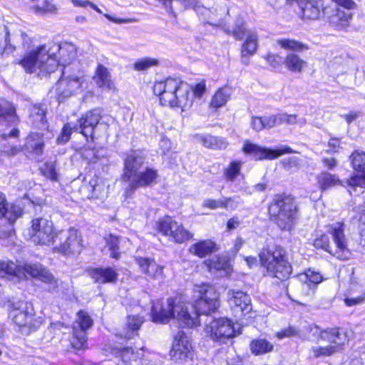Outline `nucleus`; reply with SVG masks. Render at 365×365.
I'll use <instances>...</instances> for the list:
<instances>
[{
	"label": "nucleus",
	"instance_id": "nucleus-21",
	"mask_svg": "<svg viewBox=\"0 0 365 365\" xmlns=\"http://www.w3.org/2000/svg\"><path fill=\"white\" fill-rule=\"evenodd\" d=\"M101 119V111L93 109L83 113L78 123L74 124L76 131L82 133L86 138L93 139L94 129Z\"/></svg>",
	"mask_w": 365,
	"mask_h": 365
},
{
	"label": "nucleus",
	"instance_id": "nucleus-37",
	"mask_svg": "<svg viewBox=\"0 0 365 365\" xmlns=\"http://www.w3.org/2000/svg\"><path fill=\"white\" fill-rule=\"evenodd\" d=\"M250 346L252 354L255 355L265 354L274 349L273 344L264 339H254Z\"/></svg>",
	"mask_w": 365,
	"mask_h": 365
},
{
	"label": "nucleus",
	"instance_id": "nucleus-40",
	"mask_svg": "<svg viewBox=\"0 0 365 365\" xmlns=\"http://www.w3.org/2000/svg\"><path fill=\"white\" fill-rule=\"evenodd\" d=\"M205 264L208 267L210 271H227L230 267V264L227 257L222 256H214L211 259L207 260Z\"/></svg>",
	"mask_w": 365,
	"mask_h": 365
},
{
	"label": "nucleus",
	"instance_id": "nucleus-18",
	"mask_svg": "<svg viewBox=\"0 0 365 365\" xmlns=\"http://www.w3.org/2000/svg\"><path fill=\"white\" fill-rule=\"evenodd\" d=\"M242 150L246 154L253 155L255 160H274L284 154L294 153L295 151L287 145H282L278 149H269L246 141Z\"/></svg>",
	"mask_w": 365,
	"mask_h": 365
},
{
	"label": "nucleus",
	"instance_id": "nucleus-8",
	"mask_svg": "<svg viewBox=\"0 0 365 365\" xmlns=\"http://www.w3.org/2000/svg\"><path fill=\"white\" fill-rule=\"evenodd\" d=\"M193 292L194 305L187 304L190 313L197 315V323L194 325L196 327L200 324V315H205L207 319L219 307L220 294L213 287L207 284L195 285Z\"/></svg>",
	"mask_w": 365,
	"mask_h": 365
},
{
	"label": "nucleus",
	"instance_id": "nucleus-27",
	"mask_svg": "<svg viewBox=\"0 0 365 365\" xmlns=\"http://www.w3.org/2000/svg\"><path fill=\"white\" fill-rule=\"evenodd\" d=\"M143 322V317L138 315L129 316L120 333L121 336L125 339H132L136 336Z\"/></svg>",
	"mask_w": 365,
	"mask_h": 365
},
{
	"label": "nucleus",
	"instance_id": "nucleus-25",
	"mask_svg": "<svg viewBox=\"0 0 365 365\" xmlns=\"http://www.w3.org/2000/svg\"><path fill=\"white\" fill-rule=\"evenodd\" d=\"M21 214L22 211L19 207L16 205L9 207L4 195L0 192V218H5L11 227Z\"/></svg>",
	"mask_w": 365,
	"mask_h": 365
},
{
	"label": "nucleus",
	"instance_id": "nucleus-49",
	"mask_svg": "<svg viewBox=\"0 0 365 365\" xmlns=\"http://www.w3.org/2000/svg\"><path fill=\"white\" fill-rule=\"evenodd\" d=\"M73 131H76L74 124L72 125L70 123L65 124L62 128L60 135L57 138V143L60 144L67 143L69 140Z\"/></svg>",
	"mask_w": 365,
	"mask_h": 365
},
{
	"label": "nucleus",
	"instance_id": "nucleus-19",
	"mask_svg": "<svg viewBox=\"0 0 365 365\" xmlns=\"http://www.w3.org/2000/svg\"><path fill=\"white\" fill-rule=\"evenodd\" d=\"M309 331L313 337V340H321L338 344H345L349 341L347 332L341 328L332 327L322 329L317 325H310Z\"/></svg>",
	"mask_w": 365,
	"mask_h": 365
},
{
	"label": "nucleus",
	"instance_id": "nucleus-12",
	"mask_svg": "<svg viewBox=\"0 0 365 365\" xmlns=\"http://www.w3.org/2000/svg\"><path fill=\"white\" fill-rule=\"evenodd\" d=\"M9 317L19 327H28L29 329H35L41 324V318L35 317L32 304L24 301H19L12 304Z\"/></svg>",
	"mask_w": 365,
	"mask_h": 365
},
{
	"label": "nucleus",
	"instance_id": "nucleus-50",
	"mask_svg": "<svg viewBox=\"0 0 365 365\" xmlns=\"http://www.w3.org/2000/svg\"><path fill=\"white\" fill-rule=\"evenodd\" d=\"M230 201L229 199H223V197L218 199H205L202 202V206L205 207L210 208L211 210H216L219 208H224L226 207V204L224 203L226 201Z\"/></svg>",
	"mask_w": 365,
	"mask_h": 365
},
{
	"label": "nucleus",
	"instance_id": "nucleus-61",
	"mask_svg": "<svg viewBox=\"0 0 365 365\" xmlns=\"http://www.w3.org/2000/svg\"><path fill=\"white\" fill-rule=\"evenodd\" d=\"M252 128L256 131H260L265 128L264 118L262 117H252L251 121Z\"/></svg>",
	"mask_w": 365,
	"mask_h": 365
},
{
	"label": "nucleus",
	"instance_id": "nucleus-22",
	"mask_svg": "<svg viewBox=\"0 0 365 365\" xmlns=\"http://www.w3.org/2000/svg\"><path fill=\"white\" fill-rule=\"evenodd\" d=\"M297 5L302 17L306 19H318L323 10V0H303Z\"/></svg>",
	"mask_w": 365,
	"mask_h": 365
},
{
	"label": "nucleus",
	"instance_id": "nucleus-16",
	"mask_svg": "<svg viewBox=\"0 0 365 365\" xmlns=\"http://www.w3.org/2000/svg\"><path fill=\"white\" fill-rule=\"evenodd\" d=\"M158 230L163 235L170 237L176 243H183L192 237V234L185 229L181 223L169 217L158 222Z\"/></svg>",
	"mask_w": 365,
	"mask_h": 365
},
{
	"label": "nucleus",
	"instance_id": "nucleus-5",
	"mask_svg": "<svg viewBox=\"0 0 365 365\" xmlns=\"http://www.w3.org/2000/svg\"><path fill=\"white\" fill-rule=\"evenodd\" d=\"M297 205L291 195H276L268 207V212L273 221L281 230H291L297 218Z\"/></svg>",
	"mask_w": 365,
	"mask_h": 365
},
{
	"label": "nucleus",
	"instance_id": "nucleus-26",
	"mask_svg": "<svg viewBox=\"0 0 365 365\" xmlns=\"http://www.w3.org/2000/svg\"><path fill=\"white\" fill-rule=\"evenodd\" d=\"M24 149L36 155H41L43 151L44 142L43 135L38 133H31L26 138Z\"/></svg>",
	"mask_w": 365,
	"mask_h": 365
},
{
	"label": "nucleus",
	"instance_id": "nucleus-11",
	"mask_svg": "<svg viewBox=\"0 0 365 365\" xmlns=\"http://www.w3.org/2000/svg\"><path fill=\"white\" fill-rule=\"evenodd\" d=\"M205 323V332L207 336L219 343L225 344L239 334L233 322L227 318L215 319L207 317Z\"/></svg>",
	"mask_w": 365,
	"mask_h": 365
},
{
	"label": "nucleus",
	"instance_id": "nucleus-4",
	"mask_svg": "<svg viewBox=\"0 0 365 365\" xmlns=\"http://www.w3.org/2000/svg\"><path fill=\"white\" fill-rule=\"evenodd\" d=\"M344 224L336 222L326 226L327 234L331 235L332 242L326 234L318 236L314 241L317 249H322L332 256L341 260H346L351 257V253L348 247V240L344 233Z\"/></svg>",
	"mask_w": 365,
	"mask_h": 365
},
{
	"label": "nucleus",
	"instance_id": "nucleus-41",
	"mask_svg": "<svg viewBox=\"0 0 365 365\" xmlns=\"http://www.w3.org/2000/svg\"><path fill=\"white\" fill-rule=\"evenodd\" d=\"M230 94L231 89L228 87L219 89L212 97L211 101L212 106L215 108L223 106L230 99Z\"/></svg>",
	"mask_w": 365,
	"mask_h": 365
},
{
	"label": "nucleus",
	"instance_id": "nucleus-32",
	"mask_svg": "<svg viewBox=\"0 0 365 365\" xmlns=\"http://www.w3.org/2000/svg\"><path fill=\"white\" fill-rule=\"evenodd\" d=\"M284 62L286 68L293 73H301L307 65V61L293 53H288Z\"/></svg>",
	"mask_w": 365,
	"mask_h": 365
},
{
	"label": "nucleus",
	"instance_id": "nucleus-13",
	"mask_svg": "<svg viewBox=\"0 0 365 365\" xmlns=\"http://www.w3.org/2000/svg\"><path fill=\"white\" fill-rule=\"evenodd\" d=\"M170 355L178 365H191L194 351L190 339L184 331H179L175 334Z\"/></svg>",
	"mask_w": 365,
	"mask_h": 365
},
{
	"label": "nucleus",
	"instance_id": "nucleus-53",
	"mask_svg": "<svg viewBox=\"0 0 365 365\" xmlns=\"http://www.w3.org/2000/svg\"><path fill=\"white\" fill-rule=\"evenodd\" d=\"M278 125H282L284 123L294 125L297 123V115H288L287 113H278L276 114Z\"/></svg>",
	"mask_w": 365,
	"mask_h": 365
},
{
	"label": "nucleus",
	"instance_id": "nucleus-39",
	"mask_svg": "<svg viewBox=\"0 0 365 365\" xmlns=\"http://www.w3.org/2000/svg\"><path fill=\"white\" fill-rule=\"evenodd\" d=\"M352 166L357 173L365 175V152L355 150L350 156Z\"/></svg>",
	"mask_w": 365,
	"mask_h": 365
},
{
	"label": "nucleus",
	"instance_id": "nucleus-20",
	"mask_svg": "<svg viewBox=\"0 0 365 365\" xmlns=\"http://www.w3.org/2000/svg\"><path fill=\"white\" fill-rule=\"evenodd\" d=\"M227 301L233 312L238 317L246 316L252 311L251 299L244 292L230 289L227 292Z\"/></svg>",
	"mask_w": 365,
	"mask_h": 365
},
{
	"label": "nucleus",
	"instance_id": "nucleus-57",
	"mask_svg": "<svg viewBox=\"0 0 365 365\" xmlns=\"http://www.w3.org/2000/svg\"><path fill=\"white\" fill-rule=\"evenodd\" d=\"M300 164V160L297 157H291L284 160L283 165L285 169L290 170L292 168H298Z\"/></svg>",
	"mask_w": 365,
	"mask_h": 365
},
{
	"label": "nucleus",
	"instance_id": "nucleus-24",
	"mask_svg": "<svg viewBox=\"0 0 365 365\" xmlns=\"http://www.w3.org/2000/svg\"><path fill=\"white\" fill-rule=\"evenodd\" d=\"M352 19L350 11H345L336 8L332 11L329 16V23L336 30H343L348 27Z\"/></svg>",
	"mask_w": 365,
	"mask_h": 365
},
{
	"label": "nucleus",
	"instance_id": "nucleus-34",
	"mask_svg": "<svg viewBox=\"0 0 365 365\" xmlns=\"http://www.w3.org/2000/svg\"><path fill=\"white\" fill-rule=\"evenodd\" d=\"M299 280L304 284V287H308L312 292H314L317 284L322 282L323 277L320 273L309 269L304 274L298 276Z\"/></svg>",
	"mask_w": 365,
	"mask_h": 365
},
{
	"label": "nucleus",
	"instance_id": "nucleus-2",
	"mask_svg": "<svg viewBox=\"0 0 365 365\" xmlns=\"http://www.w3.org/2000/svg\"><path fill=\"white\" fill-rule=\"evenodd\" d=\"M146 155L141 150L132 151L123 161L122 180L127 183L124 191L126 198L131 197L138 188L148 187L158 182V170L153 167L143 168Z\"/></svg>",
	"mask_w": 365,
	"mask_h": 365
},
{
	"label": "nucleus",
	"instance_id": "nucleus-45",
	"mask_svg": "<svg viewBox=\"0 0 365 365\" xmlns=\"http://www.w3.org/2000/svg\"><path fill=\"white\" fill-rule=\"evenodd\" d=\"M277 43L282 48L293 51L300 52L308 48L304 44L293 39H279Z\"/></svg>",
	"mask_w": 365,
	"mask_h": 365
},
{
	"label": "nucleus",
	"instance_id": "nucleus-30",
	"mask_svg": "<svg viewBox=\"0 0 365 365\" xmlns=\"http://www.w3.org/2000/svg\"><path fill=\"white\" fill-rule=\"evenodd\" d=\"M317 182L322 192H324L335 186L341 185V181L336 175L322 172L317 176Z\"/></svg>",
	"mask_w": 365,
	"mask_h": 365
},
{
	"label": "nucleus",
	"instance_id": "nucleus-28",
	"mask_svg": "<svg viewBox=\"0 0 365 365\" xmlns=\"http://www.w3.org/2000/svg\"><path fill=\"white\" fill-rule=\"evenodd\" d=\"M91 276L96 282L105 284L115 282L118 274L113 269L107 267L97 268L92 270Z\"/></svg>",
	"mask_w": 365,
	"mask_h": 365
},
{
	"label": "nucleus",
	"instance_id": "nucleus-10",
	"mask_svg": "<svg viewBox=\"0 0 365 365\" xmlns=\"http://www.w3.org/2000/svg\"><path fill=\"white\" fill-rule=\"evenodd\" d=\"M85 80L80 70L72 73L69 67L65 68L54 88L58 101H62L66 98L81 92Z\"/></svg>",
	"mask_w": 365,
	"mask_h": 365
},
{
	"label": "nucleus",
	"instance_id": "nucleus-58",
	"mask_svg": "<svg viewBox=\"0 0 365 365\" xmlns=\"http://www.w3.org/2000/svg\"><path fill=\"white\" fill-rule=\"evenodd\" d=\"M223 199H229L230 201H226L224 203L226 204V207L224 209L234 210L237 209L240 203V197H223Z\"/></svg>",
	"mask_w": 365,
	"mask_h": 365
},
{
	"label": "nucleus",
	"instance_id": "nucleus-56",
	"mask_svg": "<svg viewBox=\"0 0 365 365\" xmlns=\"http://www.w3.org/2000/svg\"><path fill=\"white\" fill-rule=\"evenodd\" d=\"M265 59L269 64L274 68H278L282 63V58L281 56L274 54H267L265 56Z\"/></svg>",
	"mask_w": 365,
	"mask_h": 365
},
{
	"label": "nucleus",
	"instance_id": "nucleus-23",
	"mask_svg": "<svg viewBox=\"0 0 365 365\" xmlns=\"http://www.w3.org/2000/svg\"><path fill=\"white\" fill-rule=\"evenodd\" d=\"M135 262L140 271L148 279H155L162 275L163 267L159 266L153 259L138 257Z\"/></svg>",
	"mask_w": 365,
	"mask_h": 365
},
{
	"label": "nucleus",
	"instance_id": "nucleus-54",
	"mask_svg": "<svg viewBox=\"0 0 365 365\" xmlns=\"http://www.w3.org/2000/svg\"><path fill=\"white\" fill-rule=\"evenodd\" d=\"M191 93L192 95V98L194 96L197 98H200L206 90V84L205 81H202L201 82L197 83L194 87L191 88Z\"/></svg>",
	"mask_w": 365,
	"mask_h": 365
},
{
	"label": "nucleus",
	"instance_id": "nucleus-31",
	"mask_svg": "<svg viewBox=\"0 0 365 365\" xmlns=\"http://www.w3.org/2000/svg\"><path fill=\"white\" fill-rule=\"evenodd\" d=\"M331 345L326 346H312L310 349L309 355L313 358L321 356H330L340 351L344 344H338L336 343H330Z\"/></svg>",
	"mask_w": 365,
	"mask_h": 365
},
{
	"label": "nucleus",
	"instance_id": "nucleus-64",
	"mask_svg": "<svg viewBox=\"0 0 365 365\" xmlns=\"http://www.w3.org/2000/svg\"><path fill=\"white\" fill-rule=\"evenodd\" d=\"M240 224V220L238 217L234 216L230 218L227 223V230H232L236 229Z\"/></svg>",
	"mask_w": 365,
	"mask_h": 365
},
{
	"label": "nucleus",
	"instance_id": "nucleus-63",
	"mask_svg": "<svg viewBox=\"0 0 365 365\" xmlns=\"http://www.w3.org/2000/svg\"><path fill=\"white\" fill-rule=\"evenodd\" d=\"M335 2L337 5L343 7L345 11H350L356 6V4L352 0H331Z\"/></svg>",
	"mask_w": 365,
	"mask_h": 365
},
{
	"label": "nucleus",
	"instance_id": "nucleus-35",
	"mask_svg": "<svg viewBox=\"0 0 365 365\" xmlns=\"http://www.w3.org/2000/svg\"><path fill=\"white\" fill-rule=\"evenodd\" d=\"M142 349H133L125 347L120 351L121 364L118 365H132L133 361H137L143 357Z\"/></svg>",
	"mask_w": 365,
	"mask_h": 365
},
{
	"label": "nucleus",
	"instance_id": "nucleus-46",
	"mask_svg": "<svg viewBox=\"0 0 365 365\" xmlns=\"http://www.w3.org/2000/svg\"><path fill=\"white\" fill-rule=\"evenodd\" d=\"M34 11L37 14H56L58 12V6L54 3V0H44L43 6L34 7Z\"/></svg>",
	"mask_w": 365,
	"mask_h": 365
},
{
	"label": "nucleus",
	"instance_id": "nucleus-15",
	"mask_svg": "<svg viewBox=\"0 0 365 365\" xmlns=\"http://www.w3.org/2000/svg\"><path fill=\"white\" fill-rule=\"evenodd\" d=\"M93 324V320L88 312L81 310L76 314V319L73 324L72 336L71 343L75 349H82L84 347L86 341V331Z\"/></svg>",
	"mask_w": 365,
	"mask_h": 365
},
{
	"label": "nucleus",
	"instance_id": "nucleus-1",
	"mask_svg": "<svg viewBox=\"0 0 365 365\" xmlns=\"http://www.w3.org/2000/svg\"><path fill=\"white\" fill-rule=\"evenodd\" d=\"M77 55L76 46L66 43L58 46L56 44L41 45L26 53L19 63L28 73H36L38 76L53 73L59 65L65 68L78 67L75 62Z\"/></svg>",
	"mask_w": 365,
	"mask_h": 365
},
{
	"label": "nucleus",
	"instance_id": "nucleus-44",
	"mask_svg": "<svg viewBox=\"0 0 365 365\" xmlns=\"http://www.w3.org/2000/svg\"><path fill=\"white\" fill-rule=\"evenodd\" d=\"M106 247L109 251L110 256L114 259H118L120 253L118 252L119 238L113 235H108L104 237Z\"/></svg>",
	"mask_w": 365,
	"mask_h": 365
},
{
	"label": "nucleus",
	"instance_id": "nucleus-42",
	"mask_svg": "<svg viewBox=\"0 0 365 365\" xmlns=\"http://www.w3.org/2000/svg\"><path fill=\"white\" fill-rule=\"evenodd\" d=\"M45 110L40 106H34L31 108L30 118L34 123L41 128L46 127V120L45 119Z\"/></svg>",
	"mask_w": 365,
	"mask_h": 365
},
{
	"label": "nucleus",
	"instance_id": "nucleus-36",
	"mask_svg": "<svg viewBox=\"0 0 365 365\" xmlns=\"http://www.w3.org/2000/svg\"><path fill=\"white\" fill-rule=\"evenodd\" d=\"M93 79L96 84L104 88H111V81L109 72L104 66L99 65L96 71V75Z\"/></svg>",
	"mask_w": 365,
	"mask_h": 365
},
{
	"label": "nucleus",
	"instance_id": "nucleus-43",
	"mask_svg": "<svg viewBox=\"0 0 365 365\" xmlns=\"http://www.w3.org/2000/svg\"><path fill=\"white\" fill-rule=\"evenodd\" d=\"M19 266L11 261H2V272L4 273H0V277L19 279Z\"/></svg>",
	"mask_w": 365,
	"mask_h": 365
},
{
	"label": "nucleus",
	"instance_id": "nucleus-55",
	"mask_svg": "<svg viewBox=\"0 0 365 365\" xmlns=\"http://www.w3.org/2000/svg\"><path fill=\"white\" fill-rule=\"evenodd\" d=\"M72 4L75 6L86 8L90 6L97 12L101 14L102 11L93 3L88 0H71Z\"/></svg>",
	"mask_w": 365,
	"mask_h": 365
},
{
	"label": "nucleus",
	"instance_id": "nucleus-6",
	"mask_svg": "<svg viewBox=\"0 0 365 365\" xmlns=\"http://www.w3.org/2000/svg\"><path fill=\"white\" fill-rule=\"evenodd\" d=\"M152 317L155 323H167L170 319H175L183 327H193L197 323V315L190 313L187 303L175 304L172 298L159 306L154 304Z\"/></svg>",
	"mask_w": 365,
	"mask_h": 365
},
{
	"label": "nucleus",
	"instance_id": "nucleus-29",
	"mask_svg": "<svg viewBox=\"0 0 365 365\" xmlns=\"http://www.w3.org/2000/svg\"><path fill=\"white\" fill-rule=\"evenodd\" d=\"M197 139L205 147L213 150L225 149L228 145V143L225 138L210 134L197 135Z\"/></svg>",
	"mask_w": 365,
	"mask_h": 365
},
{
	"label": "nucleus",
	"instance_id": "nucleus-17",
	"mask_svg": "<svg viewBox=\"0 0 365 365\" xmlns=\"http://www.w3.org/2000/svg\"><path fill=\"white\" fill-rule=\"evenodd\" d=\"M27 277L37 279L51 287L55 289L58 287V279H56L49 270L46 269L40 264H25L24 266H19V279Z\"/></svg>",
	"mask_w": 365,
	"mask_h": 365
},
{
	"label": "nucleus",
	"instance_id": "nucleus-38",
	"mask_svg": "<svg viewBox=\"0 0 365 365\" xmlns=\"http://www.w3.org/2000/svg\"><path fill=\"white\" fill-rule=\"evenodd\" d=\"M242 163L241 161H232L224 169L223 178L227 182H233L240 174Z\"/></svg>",
	"mask_w": 365,
	"mask_h": 365
},
{
	"label": "nucleus",
	"instance_id": "nucleus-47",
	"mask_svg": "<svg viewBox=\"0 0 365 365\" xmlns=\"http://www.w3.org/2000/svg\"><path fill=\"white\" fill-rule=\"evenodd\" d=\"M158 64L159 61L157 58L146 57L137 60L133 64V68L135 71H143Z\"/></svg>",
	"mask_w": 365,
	"mask_h": 365
},
{
	"label": "nucleus",
	"instance_id": "nucleus-14",
	"mask_svg": "<svg viewBox=\"0 0 365 365\" xmlns=\"http://www.w3.org/2000/svg\"><path fill=\"white\" fill-rule=\"evenodd\" d=\"M83 249V239L79 231L75 228H70L66 234L63 232L62 236L52 245L53 253H60L66 256L78 255Z\"/></svg>",
	"mask_w": 365,
	"mask_h": 365
},
{
	"label": "nucleus",
	"instance_id": "nucleus-7",
	"mask_svg": "<svg viewBox=\"0 0 365 365\" xmlns=\"http://www.w3.org/2000/svg\"><path fill=\"white\" fill-rule=\"evenodd\" d=\"M259 257L262 265L267 269L269 274L282 281L289 278L292 267L282 247L269 245L260 252Z\"/></svg>",
	"mask_w": 365,
	"mask_h": 365
},
{
	"label": "nucleus",
	"instance_id": "nucleus-33",
	"mask_svg": "<svg viewBox=\"0 0 365 365\" xmlns=\"http://www.w3.org/2000/svg\"><path fill=\"white\" fill-rule=\"evenodd\" d=\"M215 247L216 245L212 241L204 240L192 245L190 248V251L199 257H204L214 252Z\"/></svg>",
	"mask_w": 365,
	"mask_h": 365
},
{
	"label": "nucleus",
	"instance_id": "nucleus-51",
	"mask_svg": "<svg viewBox=\"0 0 365 365\" xmlns=\"http://www.w3.org/2000/svg\"><path fill=\"white\" fill-rule=\"evenodd\" d=\"M16 114V109L12 103L5 100H0V118L6 116H14Z\"/></svg>",
	"mask_w": 365,
	"mask_h": 365
},
{
	"label": "nucleus",
	"instance_id": "nucleus-52",
	"mask_svg": "<svg viewBox=\"0 0 365 365\" xmlns=\"http://www.w3.org/2000/svg\"><path fill=\"white\" fill-rule=\"evenodd\" d=\"M43 175L51 180H58V174L56 170V163L53 161L47 162L44 164L43 169Z\"/></svg>",
	"mask_w": 365,
	"mask_h": 365
},
{
	"label": "nucleus",
	"instance_id": "nucleus-48",
	"mask_svg": "<svg viewBox=\"0 0 365 365\" xmlns=\"http://www.w3.org/2000/svg\"><path fill=\"white\" fill-rule=\"evenodd\" d=\"M348 185L350 187L349 191L351 194L352 192H356L357 187L365 188V175L358 173V175L351 177L349 180Z\"/></svg>",
	"mask_w": 365,
	"mask_h": 365
},
{
	"label": "nucleus",
	"instance_id": "nucleus-59",
	"mask_svg": "<svg viewBox=\"0 0 365 365\" xmlns=\"http://www.w3.org/2000/svg\"><path fill=\"white\" fill-rule=\"evenodd\" d=\"M298 334V331L292 327L285 329L279 332H277L276 336L278 339H282L284 337H290Z\"/></svg>",
	"mask_w": 365,
	"mask_h": 365
},
{
	"label": "nucleus",
	"instance_id": "nucleus-3",
	"mask_svg": "<svg viewBox=\"0 0 365 365\" xmlns=\"http://www.w3.org/2000/svg\"><path fill=\"white\" fill-rule=\"evenodd\" d=\"M153 92L159 96L161 105L180 108L182 111L188 110L193 103L190 86L178 78H168L155 82Z\"/></svg>",
	"mask_w": 365,
	"mask_h": 365
},
{
	"label": "nucleus",
	"instance_id": "nucleus-60",
	"mask_svg": "<svg viewBox=\"0 0 365 365\" xmlns=\"http://www.w3.org/2000/svg\"><path fill=\"white\" fill-rule=\"evenodd\" d=\"M365 294L356 297L345 298L344 303L347 307H353L364 303Z\"/></svg>",
	"mask_w": 365,
	"mask_h": 365
},
{
	"label": "nucleus",
	"instance_id": "nucleus-62",
	"mask_svg": "<svg viewBox=\"0 0 365 365\" xmlns=\"http://www.w3.org/2000/svg\"><path fill=\"white\" fill-rule=\"evenodd\" d=\"M264 127L266 129H269L275 126H278L276 115H271L264 116Z\"/></svg>",
	"mask_w": 365,
	"mask_h": 365
},
{
	"label": "nucleus",
	"instance_id": "nucleus-9",
	"mask_svg": "<svg viewBox=\"0 0 365 365\" xmlns=\"http://www.w3.org/2000/svg\"><path fill=\"white\" fill-rule=\"evenodd\" d=\"M62 234L63 231L56 229L53 222L48 218L38 217L31 222L29 235L36 245L52 247Z\"/></svg>",
	"mask_w": 365,
	"mask_h": 365
}]
</instances>
